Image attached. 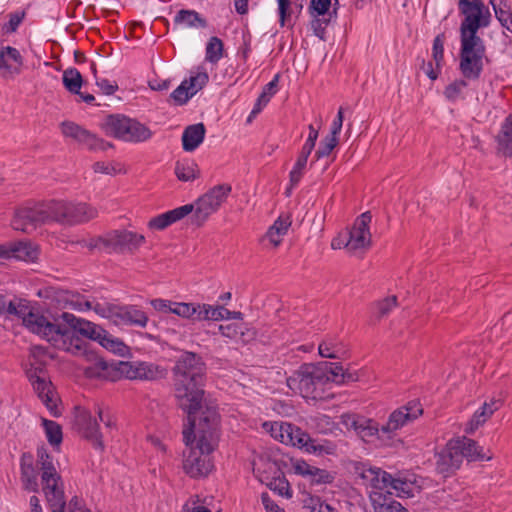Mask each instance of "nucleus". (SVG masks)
Returning <instances> with one entry per match:
<instances>
[{"mask_svg":"<svg viewBox=\"0 0 512 512\" xmlns=\"http://www.w3.org/2000/svg\"><path fill=\"white\" fill-rule=\"evenodd\" d=\"M183 441L189 448L184 452L183 469L191 478H202L213 469L210 454L220 440V415L217 407H206L200 416L187 417Z\"/></svg>","mask_w":512,"mask_h":512,"instance_id":"obj_1","label":"nucleus"},{"mask_svg":"<svg viewBox=\"0 0 512 512\" xmlns=\"http://www.w3.org/2000/svg\"><path fill=\"white\" fill-rule=\"evenodd\" d=\"M458 8L464 16L459 29V70L465 79L476 81L487 59L486 46L478 30L489 26L491 13L482 0H459Z\"/></svg>","mask_w":512,"mask_h":512,"instance_id":"obj_2","label":"nucleus"},{"mask_svg":"<svg viewBox=\"0 0 512 512\" xmlns=\"http://www.w3.org/2000/svg\"><path fill=\"white\" fill-rule=\"evenodd\" d=\"M206 369L203 358L190 351L181 353L172 369L177 404L187 414V417L200 416L206 407H216L204 399L202 386Z\"/></svg>","mask_w":512,"mask_h":512,"instance_id":"obj_3","label":"nucleus"},{"mask_svg":"<svg viewBox=\"0 0 512 512\" xmlns=\"http://www.w3.org/2000/svg\"><path fill=\"white\" fill-rule=\"evenodd\" d=\"M19 312L17 318L22 320L23 326L31 333L40 336L48 342H56L62 339L63 344L67 345L65 349L74 354L83 351L81 339L67 323H65L67 325L65 326L49 321L39 311L31 309L25 299Z\"/></svg>","mask_w":512,"mask_h":512,"instance_id":"obj_4","label":"nucleus"},{"mask_svg":"<svg viewBox=\"0 0 512 512\" xmlns=\"http://www.w3.org/2000/svg\"><path fill=\"white\" fill-rule=\"evenodd\" d=\"M105 133L129 143H143L153 137V131L137 119L123 114H111L102 125Z\"/></svg>","mask_w":512,"mask_h":512,"instance_id":"obj_5","label":"nucleus"},{"mask_svg":"<svg viewBox=\"0 0 512 512\" xmlns=\"http://www.w3.org/2000/svg\"><path fill=\"white\" fill-rule=\"evenodd\" d=\"M59 318L67 323L76 332V335L79 334L82 337L98 341L102 347L115 354L123 355L127 349V346L121 340L113 337L99 325L78 318L69 312H63Z\"/></svg>","mask_w":512,"mask_h":512,"instance_id":"obj_6","label":"nucleus"},{"mask_svg":"<svg viewBox=\"0 0 512 512\" xmlns=\"http://www.w3.org/2000/svg\"><path fill=\"white\" fill-rule=\"evenodd\" d=\"M287 386L304 398L320 397L318 388L325 383V373L321 367L304 364L286 380Z\"/></svg>","mask_w":512,"mask_h":512,"instance_id":"obj_7","label":"nucleus"},{"mask_svg":"<svg viewBox=\"0 0 512 512\" xmlns=\"http://www.w3.org/2000/svg\"><path fill=\"white\" fill-rule=\"evenodd\" d=\"M52 220L64 225H79L98 217V210L83 202H68L52 200Z\"/></svg>","mask_w":512,"mask_h":512,"instance_id":"obj_8","label":"nucleus"},{"mask_svg":"<svg viewBox=\"0 0 512 512\" xmlns=\"http://www.w3.org/2000/svg\"><path fill=\"white\" fill-rule=\"evenodd\" d=\"M50 209V201L21 207L15 211L11 225L14 230L31 233L37 227L53 222Z\"/></svg>","mask_w":512,"mask_h":512,"instance_id":"obj_9","label":"nucleus"},{"mask_svg":"<svg viewBox=\"0 0 512 512\" xmlns=\"http://www.w3.org/2000/svg\"><path fill=\"white\" fill-rule=\"evenodd\" d=\"M231 190L232 188L229 184H219L198 198L196 207L194 206L193 223L197 226L203 225L209 216L215 213L226 201Z\"/></svg>","mask_w":512,"mask_h":512,"instance_id":"obj_10","label":"nucleus"},{"mask_svg":"<svg viewBox=\"0 0 512 512\" xmlns=\"http://www.w3.org/2000/svg\"><path fill=\"white\" fill-rule=\"evenodd\" d=\"M108 253L135 254L146 242L144 235L126 229L108 232Z\"/></svg>","mask_w":512,"mask_h":512,"instance_id":"obj_11","label":"nucleus"},{"mask_svg":"<svg viewBox=\"0 0 512 512\" xmlns=\"http://www.w3.org/2000/svg\"><path fill=\"white\" fill-rule=\"evenodd\" d=\"M119 371L128 379L155 381L166 376L165 368L151 362H120Z\"/></svg>","mask_w":512,"mask_h":512,"instance_id":"obj_12","label":"nucleus"},{"mask_svg":"<svg viewBox=\"0 0 512 512\" xmlns=\"http://www.w3.org/2000/svg\"><path fill=\"white\" fill-rule=\"evenodd\" d=\"M422 413L423 409L419 402H408L407 405L400 407L390 414L387 423L381 426V432L390 435L417 419Z\"/></svg>","mask_w":512,"mask_h":512,"instance_id":"obj_13","label":"nucleus"},{"mask_svg":"<svg viewBox=\"0 0 512 512\" xmlns=\"http://www.w3.org/2000/svg\"><path fill=\"white\" fill-rule=\"evenodd\" d=\"M75 427L82 437L91 442L95 449L104 450L105 445L102 434L99 432L98 422L91 412L80 410L75 416Z\"/></svg>","mask_w":512,"mask_h":512,"instance_id":"obj_14","label":"nucleus"},{"mask_svg":"<svg viewBox=\"0 0 512 512\" xmlns=\"http://www.w3.org/2000/svg\"><path fill=\"white\" fill-rule=\"evenodd\" d=\"M371 220L372 215L370 211H366L357 217L349 232V239L346 243V248L348 250L356 251L370 245L371 234L369 231V224L371 223Z\"/></svg>","mask_w":512,"mask_h":512,"instance_id":"obj_15","label":"nucleus"},{"mask_svg":"<svg viewBox=\"0 0 512 512\" xmlns=\"http://www.w3.org/2000/svg\"><path fill=\"white\" fill-rule=\"evenodd\" d=\"M208 80L209 77L206 72L197 73L189 79L182 81L170 94V98L176 105H184L208 83Z\"/></svg>","mask_w":512,"mask_h":512,"instance_id":"obj_16","label":"nucleus"},{"mask_svg":"<svg viewBox=\"0 0 512 512\" xmlns=\"http://www.w3.org/2000/svg\"><path fill=\"white\" fill-rule=\"evenodd\" d=\"M463 459L450 440L447 445L436 454V470L443 477L454 474L461 466Z\"/></svg>","mask_w":512,"mask_h":512,"instance_id":"obj_17","label":"nucleus"},{"mask_svg":"<svg viewBox=\"0 0 512 512\" xmlns=\"http://www.w3.org/2000/svg\"><path fill=\"white\" fill-rule=\"evenodd\" d=\"M342 424L348 429H353L363 440L381 432V427L376 421L355 414L342 415Z\"/></svg>","mask_w":512,"mask_h":512,"instance_id":"obj_18","label":"nucleus"},{"mask_svg":"<svg viewBox=\"0 0 512 512\" xmlns=\"http://www.w3.org/2000/svg\"><path fill=\"white\" fill-rule=\"evenodd\" d=\"M115 325H129L144 328L149 322L146 313L135 305H117L114 313Z\"/></svg>","mask_w":512,"mask_h":512,"instance_id":"obj_19","label":"nucleus"},{"mask_svg":"<svg viewBox=\"0 0 512 512\" xmlns=\"http://www.w3.org/2000/svg\"><path fill=\"white\" fill-rule=\"evenodd\" d=\"M271 436L283 444L297 447L299 441L306 437L299 427L287 422H274L270 424Z\"/></svg>","mask_w":512,"mask_h":512,"instance_id":"obj_20","label":"nucleus"},{"mask_svg":"<svg viewBox=\"0 0 512 512\" xmlns=\"http://www.w3.org/2000/svg\"><path fill=\"white\" fill-rule=\"evenodd\" d=\"M194 211L193 204H186L175 209L169 210L165 213L151 218L148 222V227L152 230H164L173 223L183 219Z\"/></svg>","mask_w":512,"mask_h":512,"instance_id":"obj_21","label":"nucleus"},{"mask_svg":"<svg viewBox=\"0 0 512 512\" xmlns=\"http://www.w3.org/2000/svg\"><path fill=\"white\" fill-rule=\"evenodd\" d=\"M41 484L42 491L51 512H65L66 499L62 479H60V481H48Z\"/></svg>","mask_w":512,"mask_h":512,"instance_id":"obj_22","label":"nucleus"},{"mask_svg":"<svg viewBox=\"0 0 512 512\" xmlns=\"http://www.w3.org/2000/svg\"><path fill=\"white\" fill-rule=\"evenodd\" d=\"M23 58L20 52L11 46L0 49V75L4 78L19 74Z\"/></svg>","mask_w":512,"mask_h":512,"instance_id":"obj_23","label":"nucleus"},{"mask_svg":"<svg viewBox=\"0 0 512 512\" xmlns=\"http://www.w3.org/2000/svg\"><path fill=\"white\" fill-rule=\"evenodd\" d=\"M451 441L462 459L466 458L468 461H484L491 459V456L484 453L483 448L473 439L459 437Z\"/></svg>","mask_w":512,"mask_h":512,"instance_id":"obj_24","label":"nucleus"},{"mask_svg":"<svg viewBox=\"0 0 512 512\" xmlns=\"http://www.w3.org/2000/svg\"><path fill=\"white\" fill-rule=\"evenodd\" d=\"M362 477L370 485V492H383L386 495H393L392 491L389 490L391 475L386 471L380 468L371 467L362 473Z\"/></svg>","mask_w":512,"mask_h":512,"instance_id":"obj_25","label":"nucleus"},{"mask_svg":"<svg viewBox=\"0 0 512 512\" xmlns=\"http://www.w3.org/2000/svg\"><path fill=\"white\" fill-rule=\"evenodd\" d=\"M206 128L203 123L187 126L182 134V146L184 151L192 152L203 142Z\"/></svg>","mask_w":512,"mask_h":512,"instance_id":"obj_26","label":"nucleus"},{"mask_svg":"<svg viewBox=\"0 0 512 512\" xmlns=\"http://www.w3.org/2000/svg\"><path fill=\"white\" fill-rule=\"evenodd\" d=\"M21 481L23 488L29 492H38V473L33 465L32 457L24 454L20 464Z\"/></svg>","mask_w":512,"mask_h":512,"instance_id":"obj_27","label":"nucleus"},{"mask_svg":"<svg viewBox=\"0 0 512 512\" xmlns=\"http://www.w3.org/2000/svg\"><path fill=\"white\" fill-rule=\"evenodd\" d=\"M306 436L303 441H299L297 447L304 449L308 453L316 455H333L336 452V444L328 440L317 441L304 432Z\"/></svg>","mask_w":512,"mask_h":512,"instance_id":"obj_28","label":"nucleus"},{"mask_svg":"<svg viewBox=\"0 0 512 512\" xmlns=\"http://www.w3.org/2000/svg\"><path fill=\"white\" fill-rule=\"evenodd\" d=\"M369 497L375 512H408L392 496L383 492H370Z\"/></svg>","mask_w":512,"mask_h":512,"instance_id":"obj_29","label":"nucleus"},{"mask_svg":"<svg viewBox=\"0 0 512 512\" xmlns=\"http://www.w3.org/2000/svg\"><path fill=\"white\" fill-rule=\"evenodd\" d=\"M496 142L499 153L505 157H512V113L502 123Z\"/></svg>","mask_w":512,"mask_h":512,"instance_id":"obj_30","label":"nucleus"},{"mask_svg":"<svg viewBox=\"0 0 512 512\" xmlns=\"http://www.w3.org/2000/svg\"><path fill=\"white\" fill-rule=\"evenodd\" d=\"M321 357L331 359H341L347 354L344 344L336 337H326L318 346Z\"/></svg>","mask_w":512,"mask_h":512,"instance_id":"obj_31","label":"nucleus"},{"mask_svg":"<svg viewBox=\"0 0 512 512\" xmlns=\"http://www.w3.org/2000/svg\"><path fill=\"white\" fill-rule=\"evenodd\" d=\"M11 259L34 261L38 257L37 249L29 241L11 242Z\"/></svg>","mask_w":512,"mask_h":512,"instance_id":"obj_32","label":"nucleus"},{"mask_svg":"<svg viewBox=\"0 0 512 512\" xmlns=\"http://www.w3.org/2000/svg\"><path fill=\"white\" fill-rule=\"evenodd\" d=\"M489 3L502 27L512 34V12L507 0H489Z\"/></svg>","mask_w":512,"mask_h":512,"instance_id":"obj_33","label":"nucleus"},{"mask_svg":"<svg viewBox=\"0 0 512 512\" xmlns=\"http://www.w3.org/2000/svg\"><path fill=\"white\" fill-rule=\"evenodd\" d=\"M175 24H184L189 28H205L207 21L195 10L182 9L174 18Z\"/></svg>","mask_w":512,"mask_h":512,"instance_id":"obj_34","label":"nucleus"},{"mask_svg":"<svg viewBox=\"0 0 512 512\" xmlns=\"http://www.w3.org/2000/svg\"><path fill=\"white\" fill-rule=\"evenodd\" d=\"M290 225L291 221L289 217H278V219L268 229L266 238L274 245V247L279 246L282 242V237L288 232Z\"/></svg>","mask_w":512,"mask_h":512,"instance_id":"obj_35","label":"nucleus"},{"mask_svg":"<svg viewBox=\"0 0 512 512\" xmlns=\"http://www.w3.org/2000/svg\"><path fill=\"white\" fill-rule=\"evenodd\" d=\"M175 175L180 181H193L199 176L197 164L191 159L178 160L175 164Z\"/></svg>","mask_w":512,"mask_h":512,"instance_id":"obj_36","label":"nucleus"},{"mask_svg":"<svg viewBox=\"0 0 512 512\" xmlns=\"http://www.w3.org/2000/svg\"><path fill=\"white\" fill-rule=\"evenodd\" d=\"M230 315V310L226 309L223 306H211L209 304H200L198 316H196L197 320H213L219 321L228 319Z\"/></svg>","mask_w":512,"mask_h":512,"instance_id":"obj_37","label":"nucleus"},{"mask_svg":"<svg viewBox=\"0 0 512 512\" xmlns=\"http://www.w3.org/2000/svg\"><path fill=\"white\" fill-rule=\"evenodd\" d=\"M33 389L48 409H52V383L45 378L33 380Z\"/></svg>","mask_w":512,"mask_h":512,"instance_id":"obj_38","label":"nucleus"},{"mask_svg":"<svg viewBox=\"0 0 512 512\" xmlns=\"http://www.w3.org/2000/svg\"><path fill=\"white\" fill-rule=\"evenodd\" d=\"M64 87L72 94H80L82 75L76 68H68L63 72Z\"/></svg>","mask_w":512,"mask_h":512,"instance_id":"obj_39","label":"nucleus"},{"mask_svg":"<svg viewBox=\"0 0 512 512\" xmlns=\"http://www.w3.org/2000/svg\"><path fill=\"white\" fill-rule=\"evenodd\" d=\"M24 299L13 297L9 298L7 295L0 294V315L5 317H17L19 309L23 304Z\"/></svg>","mask_w":512,"mask_h":512,"instance_id":"obj_40","label":"nucleus"},{"mask_svg":"<svg viewBox=\"0 0 512 512\" xmlns=\"http://www.w3.org/2000/svg\"><path fill=\"white\" fill-rule=\"evenodd\" d=\"M224 45L220 38L213 36L206 46V61L216 64L223 57Z\"/></svg>","mask_w":512,"mask_h":512,"instance_id":"obj_41","label":"nucleus"},{"mask_svg":"<svg viewBox=\"0 0 512 512\" xmlns=\"http://www.w3.org/2000/svg\"><path fill=\"white\" fill-rule=\"evenodd\" d=\"M79 144L86 147L90 151H105L108 148L113 147L112 143L106 142L102 138H98L95 134L88 130L86 131Z\"/></svg>","mask_w":512,"mask_h":512,"instance_id":"obj_42","label":"nucleus"},{"mask_svg":"<svg viewBox=\"0 0 512 512\" xmlns=\"http://www.w3.org/2000/svg\"><path fill=\"white\" fill-rule=\"evenodd\" d=\"M467 79H457L446 86L444 96L450 102H455L458 99H464L463 92L467 88Z\"/></svg>","mask_w":512,"mask_h":512,"instance_id":"obj_43","label":"nucleus"},{"mask_svg":"<svg viewBox=\"0 0 512 512\" xmlns=\"http://www.w3.org/2000/svg\"><path fill=\"white\" fill-rule=\"evenodd\" d=\"M43 426L48 442L53 446H59L62 442V428L61 426L52 420H43Z\"/></svg>","mask_w":512,"mask_h":512,"instance_id":"obj_44","label":"nucleus"},{"mask_svg":"<svg viewBox=\"0 0 512 512\" xmlns=\"http://www.w3.org/2000/svg\"><path fill=\"white\" fill-rule=\"evenodd\" d=\"M312 20L310 22L311 29L316 37L320 40H326V28L331 23L332 17L329 15L324 16H311Z\"/></svg>","mask_w":512,"mask_h":512,"instance_id":"obj_45","label":"nucleus"},{"mask_svg":"<svg viewBox=\"0 0 512 512\" xmlns=\"http://www.w3.org/2000/svg\"><path fill=\"white\" fill-rule=\"evenodd\" d=\"M308 157H309V155H307L303 152H300V154H299V156L289 174L290 184L292 187L296 186L300 182V180L304 174L306 165H307Z\"/></svg>","mask_w":512,"mask_h":512,"instance_id":"obj_46","label":"nucleus"},{"mask_svg":"<svg viewBox=\"0 0 512 512\" xmlns=\"http://www.w3.org/2000/svg\"><path fill=\"white\" fill-rule=\"evenodd\" d=\"M61 132L65 137H69L80 143L86 133V129L72 121H63L60 125Z\"/></svg>","mask_w":512,"mask_h":512,"instance_id":"obj_47","label":"nucleus"},{"mask_svg":"<svg viewBox=\"0 0 512 512\" xmlns=\"http://www.w3.org/2000/svg\"><path fill=\"white\" fill-rule=\"evenodd\" d=\"M199 306L200 304L173 302L171 313L183 318H191L194 315L198 316Z\"/></svg>","mask_w":512,"mask_h":512,"instance_id":"obj_48","label":"nucleus"},{"mask_svg":"<svg viewBox=\"0 0 512 512\" xmlns=\"http://www.w3.org/2000/svg\"><path fill=\"white\" fill-rule=\"evenodd\" d=\"M491 415V410H488L487 407L482 405V407L475 411L469 422V426L466 428V432L473 433L480 425L484 424Z\"/></svg>","mask_w":512,"mask_h":512,"instance_id":"obj_49","label":"nucleus"},{"mask_svg":"<svg viewBox=\"0 0 512 512\" xmlns=\"http://www.w3.org/2000/svg\"><path fill=\"white\" fill-rule=\"evenodd\" d=\"M268 487L279 494L280 496L291 498L292 497V490L290 488V484L287 481V479L283 477H275L271 480Z\"/></svg>","mask_w":512,"mask_h":512,"instance_id":"obj_50","label":"nucleus"},{"mask_svg":"<svg viewBox=\"0 0 512 512\" xmlns=\"http://www.w3.org/2000/svg\"><path fill=\"white\" fill-rule=\"evenodd\" d=\"M338 137L327 135L320 142L319 148L315 152V156L317 159L327 157L333 151V149L338 145Z\"/></svg>","mask_w":512,"mask_h":512,"instance_id":"obj_51","label":"nucleus"},{"mask_svg":"<svg viewBox=\"0 0 512 512\" xmlns=\"http://www.w3.org/2000/svg\"><path fill=\"white\" fill-rule=\"evenodd\" d=\"M444 41L445 35L443 33L438 34L433 40L432 57L437 68H441L444 59Z\"/></svg>","mask_w":512,"mask_h":512,"instance_id":"obj_52","label":"nucleus"},{"mask_svg":"<svg viewBox=\"0 0 512 512\" xmlns=\"http://www.w3.org/2000/svg\"><path fill=\"white\" fill-rule=\"evenodd\" d=\"M325 381H332L336 384H340V378L344 367L340 363H325L324 364Z\"/></svg>","mask_w":512,"mask_h":512,"instance_id":"obj_53","label":"nucleus"},{"mask_svg":"<svg viewBox=\"0 0 512 512\" xmlns=\"http://www.w3.org/2000/svg\"><path fill=\"white\" fill-rule=\"evenodd\" d=\"M218 332L229 339L236 340L244 336L243 327L236 323H230L218 326Z\"/></svg>","mask_w":512,"mask_h":512,"instance_id":"obj_54","label":"nucleus"},{"mask_svg":"<svg viewBox=\"0 0 512 512\" xmlns=\"http://www.w3.org/2000/svg\"><path fill=\"white\" fill-rule=\"evenodd\" d=\"M106 239H108V232L102 236L92 238L89 241H77L75 244L80 245L82 247H87L89 250L100 249L108 253V244L106 242Z\"/></svg>","mask_w":512,"mask_h":512,"instance_id":"obj_55","label":"nucleus"},{"mask_svg":"<svg viewBox=\"0 0 512 512\" xmlns=\"http://www.w3.org/2000/svg\"><path fill=\"white\" fill-rule=\"evenodd\" d=\"M333 0H310L308 12L310 16H324L328 13Z\"/></svg>","mask_w":512,"mask_h":512,"instance_id":"obj_56","label":"nucleus"},{"mask_svg":"<svg viewBox=\"0 0 512 512\" xmlns=\"http://www.w3.org/2000/svg\"><path fill=\"white\" fill-rule=\"evenodd\" d=\"M397 305V297L390 296L383 300L377 301L374 306L376 309V314L379 318L384 317L390 313V311L396 307Z\"/></svg>","mask_w":512,"mask_h":512,"instance_id":"obj_57","label":"nucleus"},{"mask_svg":"<svg viewBox=\"0 0 512 512\" xmlns=\"http://www.w3.org/2000/svg\"><path fill=\"white\" fill-rule=\"evenodd\" d=\"M117 305L110 304L107 302L99 303L96 302L93 306V310L103 318H107L114 322V313H116Z\"/></svg>","mask_w":512,"mask_h":512,"instance_id":"obj_58","label":"nucleus"},{"mask_svg":"<svg viewBox=\"0 0 512 512\" xmlns=\"http://www.w3.org/2000/svg\"><path fill=\"white\" fill-rule=\"evenodd\" d=\"M93 170L96 173H102L107 175H115L122 171L120 164L116 163H105V162H95L93 164Z\"/></svg>","mask_w":512,"mask_h":512,"instance_id":"obj_59","label":"nucleus"},{"mask_svg":"<svg viewBox=\"0 0 512 512\" xmlns=\"http://www.w3.org/2000/svg\"><path fill=\"white\" fill-rule=\"evenodd\" d=\"M308 477H310L311 481L316 484H326L333 480V477L327 470L320 469L315 466H313L311 474H309Z\"/></svg>","mask_w":512,"mask_h":512,"instance_id":"obj_60","label":"nucleus"},{"mask_svg":"<svg viewBox=\"0 0 512 512\" xmlns=\"http://www.w3.org/2000/svg\"><path fill=\"white\" fill-rule=\"evenodd\" d=\"M278 13L280 26H285L286 21L291 17V1L290 0H277Z\"/></svg>","mask_w":512,"mask_h":512,"instance_id":"obj_61","label":"nucleus"},{"mask_svg":"<svg viewBox=\"0 0 512 512\" xmlns=\"http://www.w3.org/2000/svg\"><path fill=\"white\" fill-rule=\"evenodd\" d=\"M37 465L40 471L54 465L52 455H50L44 447L37 449Z\"/></svg>","mask_w":512,"mask_h":512,"instance_id":"obj_62","label":"nucleus"},{"mask_svg":"<svg viewBox=\"0 0 512 512\" xmlns=\"http://www.w3.org/2000/svg\"><path fill=\"white\" fill-rule=\"evenodd\" d=\"M108 368L107 363L103 360H98L93 366L85 369V375L90 378H99L104 375V371Z\"/></svg>","mask_w":512,"mask_h":512,"instance_id":"obj_63","label":"nucleus"},{"mask_svg":"<svg viewBox=\"0 0 512 512\" xmlns=\"http://www.w3.org/2000/svg\"><path fill=\"white\" fill-rule=\"evenodd\" d=\"M305 508L309 509L310 512H334L330 505L321 502L317 497H311Z\"/></svg>","mask_w":512,"mask_h":512,"instance_id":"obj_64","label":"nucleus"}]
</instances>
